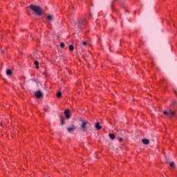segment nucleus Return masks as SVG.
I'll return each instance as SVG.
<instances>
[{"mask_svg":"<svg viewBox=\"0 0 177 177\" xmlns=\"http://www.w3.org/2000/svg\"><path fill=\"white\" fill-rule=\"evenodd\" d=\"M28 8H29V9H31V10H32V12H34V13H36V15H37L38 16H42L44 13V10L40 6L31 4Z\"/></svg>","mask_w":177,"mask_h":177,"instance_id":"nucleus-1","label":"nucleus"},{"mask_svg":"<svg viewBox=\"0 0 177 177\" xmlns=\"http://www.w3.org/2000/svg\"><path fill=\"white\" fill-rule=\"evenodd\" d=\"M77 28L80 31H82V27L84 26V20L81 19L77 24Z\"/></svg>","mask_w":177,"mask_h":177,"instance_id":"nucleus-5","label":"nucleus"},{"mask_svg":"<svg viewBox=\"0 0 177 177\" xmlns=\"http://www.w3.org/2000/svg\"><path fill=\"white\" fill-rule=\"evenodd\" d=\"M95 127L96 128V129H102V126H100L99 123H96Z\"/></svg>","mask_w":177,"mask_h":177,"instance_id":"nucleus-12","label":"nucleus"},{"mask_svg":"<svg viewBox=\"0 0 177 177\" xmlns=\"http://www.w3.org/2000/svg\"><path fill=\"white\" fill-rule=\"evenodd\" d=\"M35 66H38V64H39V62H38V61H35Z\"/></svg>","mask_w":177,"mask_h":177,"instance_id":"nucleus-20","label":"nucleus"},{"mask_svg":"<svg viewBox=\"0 0 177 177\" xmlns=\"http://www.w3.org/2000/svg\"><path fill=\"white\" fill-rule=\"evenodd\" d=\"M120 142H122V138L119 139Z\"/></svg>","mask_w":177,"mask_h":177,"instance_id":"nucleus-22","label":"nucleus"},{"mask_svg":"<svg viewBox=\"0 0 177 177\" xmlns=\"http://www.w3.org/2000/svg\"><path fill=\"white\" fill-rule=\"evenodd\" d=\"M87 45H88V43L86 41H82L81 42V46L86 47Z\"/></svg>","mask_w":177,"mask_h":177,"instance_id":"nucleus-13","label":"nucleus"},{"mask_svg":"<svg viewBox=\"0 0 177 177\" xmlns=\"http://www.w3.org/2000/svg\"><path fill=\"white\" fill-rule=\"evenodd\" d=\"M35 96H36L37 99H41L44 96V93L39 90L35 92Z\"/></svg>","mask_w":177,"mask_h":177,"instance_id":"nucleus-4","label":"nucleus"},{"mask_svg":"<svg viewBox=\"0 0 177 177\" xmlns=\"http://www.w3.org/2000/svg\"><path fill=\"white\" fill-rule=\"evenodd\" d=\"M69 50L73 52V50H74V46L70 45V46H69Z\"/></svg>","mask_w":177,"mask_h":177,"instance_id":"nucleus-17","label":"nucleus"},{"mask_svg":"<svg viewBox=\"0 0 177 177\" xmlns=\"http://www.w3.org/2000/svg\"><path fill=\"white\" fill-rule=\"evenodd\" d=\"M36 68H39V66H38V65H36Z\"/></svg>","mask_w":177,"mask_h":177,"instance_id":"nucleus-23","label":"nucleus"},{"mask_svg":"<svg viewBox=\"0 0 177 177\" xmlns=\"http://www.w3.org/2000/svg\"><path fill=\"white\" fill-rule=\"evenodd\" d=\"M61 120V125H64V120L63 119V116L60 115Z\"/></svg>","mask_w":177,"mask_h":177,"instance_id":"nucleus-15","label":"nucleus"},{"mask_svg":"<svg viewBox=\"0 0 177 177\" xmlns=\"http://www.w3.org/2000/svg\"><path fill=\"white\" fill-rule=\"evenodd\" d=\"M176 104V101H174L171 104V106H175Z\"/></svg>","mask_w":177,"mask_h":177,"instance_id":"nucleus-21","label":"nucleus"},{"mask_svg":"<svg viewBox=\"0 0 177 177\" xmlns=\"http://www.w3.org/2000/svg\"><path fill=\"white\" fill-rule=\"evenodd\" d=\"M142 142L144 145H149L150 143V141L149 139L144 138L142 140Z\"/></svg>","mask_w":177,"mask_h":177,"instance_id":"nucleus-8","label":"nucleus"},{"mask_svg":"<svg viewBox=\"0 0 177 177\" xmlns=\"http://www.w3.org/2000/svg\"><path fill=\"white\" fill-rule=\"evenodd\" d=\"M35 57H33L34 59H40L41 58V56L39 55V54H38V53H35V55H34Z\"/></svg>","mask_w":177,"mask_h":177,"instance_id":"nucleus-10","label":"nucleus"},{"mask_svg":"<svg viewBox=\"0 0 177 177\" xmlns=\"http://www.w3.org/2000/svg\"><path fill=\"white\" fill-rule=\"evenodd\" d=\"M109 136L110 139H111L112 140H114V139H115V136L113 133H109Z\"/></svg>","mask_w":177,"mask_h":177,"instance_id":"nucleus-11","label":"nucleus"},{"mask_svg":"<svg viewBox=\"0 0 177 177\" xmlns=\"http://www.w3.org/2000/svg\"><path fill=\"white\" fill-rule=\"evenodd\" d=\"M60 48H64V44L63 42L60 43Z\"/></svg>","mask_w":177,"mask_h":177,"instance_id":"nucleus-19","label":"nucleus"},{"mask_svg":"<svg viewBox=\"0 0 177 177\" xmlns=\"http://www.w3.org/2000/svg\"><path fill=\"white\" fill-rule=\"evenodd\" d=\"M55 17H53V15H48L47 17H46V21L47 23H50L52 21H53Z\"/></svg>","mask_w":177,"mask_h":177,"instance_id":"nucleus-6","label":"nucleus"},{"mask_svg":"<svg viewBox=\"0 0 177 177\" xmlns=\"http://www.w3.org/2000/svg\"><path fill=\"white\" fill-rule=\"evenodd\" d=\"M57 96L58 97H62V93H61V92H58V93H57Z\"/></svg>","mask_w":177,"mask_h":177,"instance_id":"nucleus-18","label":"nucleus"},{"mask_svg":"<svg viewBox=\"0 0 177 177\" xmlns=\"http://www.w3.org/2000/svg\"><path fill=\"white\" fill-rule=\"evenodd\" d=\"M169 167H171V168H174V167H175V163L174 162H171L169 163Z\"/></svg>","mask_w":177,"mask_h":177,"instance_id":"nucleus-16","label":"nucleus"},{"mask_svg":"<svg viewBox=\"0 0 177 177\" xmlns=\"http://www.w3.org/2000/svg\"><path fill=\"white\" fill-rule=\"evenodd\" d=\"M6 74L7 75H12V70L7 69Z\"/></svg>","mask_w":177,"mask_h":177,"instance_id":"nucleus-14","label":"nucleus"},{"mask_svg":"<svg viewBox=\"0 0 177 177\" xmlns=\"http://www.w3.org/2000/svg\"><path fill=\"white\" fill-rule=\"evenodd\" d=\"M89 127H91V123H89L88 120H81L80 128H82V130L83 131V132H86Z\"/></svg>","mask_w":177,"mask_h":177,"instance_id":"nucleus-2","label":"nucleus"},{"mask_svg":"<svg viewBox=\"0 0 177 177\" xmlns=\"http://www.w3.org/2000/svg\"><path fill=\"white\" fill-rule=\"evenodd\" d=\"M64 114L66 117V118H70V110H66L64 112Z\"/></svg>","mask_w":177,"mask_h":177,"instance_id":"nucleus-9","label":"nucleus"},{"mask_svg":"<svg viewBox=\"0 0 177 177\" xmlns=\"http://www.w3.org/2000/svg\"><path fill=\"white\" fill-rule=\"evenodd\" d=\"M163 114L165 115H167V117H169L170 118L172 117H175V112L172 111V110L169 111H164Z\"/></svg>","mask_w":177,"mask_h":177,"instance_id":"nucleus-3","label":"nucleus"},{"mask_svg":"<svg viewBox=\"0 0 177 177\" xmlns=\"http://www.w3.org/2000/svg\"><path fill=\"white\" fill-rule=\"evenodd\" d=\"M75 127L73 126L72 127H68L67 129V131L69 133H73V132H74V131H75Z\"/></svg>","mask_w":177,"mask_h":177,"instance_id":"nucleus-7","label":"nucleus"},{"mask_svg":"<svg viewBox=\"0 0 177 177\" xmlns=\"http://www.w3.org/2000/svg\"><path fill=\"white\" fill-rule=\"evenodd\" d=\"M28 15H30V11H28Z\"/></svg>","mask_w":177,"mask_h":177,"instance_id":"nucleus-24","label":"nucleus"}]
</instances>
